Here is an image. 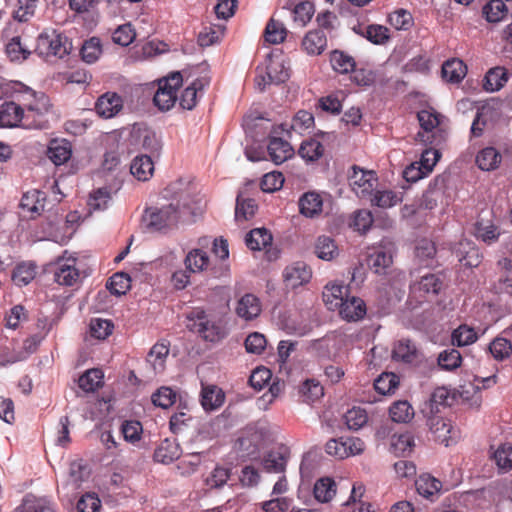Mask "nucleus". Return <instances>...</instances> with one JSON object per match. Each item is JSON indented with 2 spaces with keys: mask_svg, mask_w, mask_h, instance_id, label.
Wrapping results in <instances>:
<instances>
[{
  "mask_svg": "<svg viewBox=\"0 0 512 512\" xmlns=\"http://www.w3.org/2000/svg\"><path fill=\"white\" fill-rule=\"evenodd\" d=\"M2 128L43 129L49 111V98L19 81L2 82Z\"/></svg>",
  "mask_w": 512,
  "mask_h": 512,
  "instance_id": "f257e3e1",
  "label": "nucleus"
},
{
  "mask_svg": "<svg viewBox=\"0 0 512 512\" xmlns=\"http://www.w3.org/2000/svg\"><path fill=\"white\" fill-rule=\"evenodd\" d=\"M194 216L195 212L190 205V199L185 196L161 207L146 208L142 216V222L150 232L165 233L177 227L179 223L194 221Z\"/></svg>",
  "mask_w": 512,
  "mask_h": 512,
  "instance_id": "f03ea898",
  "label": "nucleus"
},
{
  "mask_svg": "<svg viewBox=\"0 0 512 512\" xmlns=\"http://www.w3.org/2000/svg\"><path fill=\"white\" fill-rule=\"evenodd\" d=\"M72 44L69 39L55 30L45 31L37 38L36 51L40 55L57 56L63 58L69 54Z\"/></svg>",
  "mask_w": 512,
  "mask_h": 512,
  "instance_id": "7ed1b4c3",
  "label": "nucleus"
},
{
  "mask_svg": "<svg viewBox=\"0 0 512 512\" xmlns=\"http://www.w3.org/2000/svg\"><path fill=\"white\" fill-rule=\"evenodd\" d=\"M182 82L183 78L180 72H173L159 80L158 89L153 98L154 104L162 111L170 110L176 103L177 90Z\"/></svg>",
  "mask_w": 512,
  "mask_h": 512,
  "instance_id": "20e7f679",
  "label": "nucleus"
},
{
  "mask_svg": "<svg viewBox=\"0 0 512 512\" xmlns=\"http://www.w3.org/2000/svg\"><path fill=\"white\" fill-rule=\"evenodd\" d=\"M189 319L194 320L190 330L196 332L203 340L218 342L224 338L223 328L215 321L209 320L204 310H196L191 313Z\"/></svg>",
  "mask_w": 512,
  "mask_h": 512,
  "instance_id": "39448f33",
  "label": "nucleus"
},
{
  "mask_svg": "<svg viewBox=\"0 0 512 512\" xmlns=\"http://www.w3.org/2000/svg\"><path fill=\"white\" fill-rule=\"evenodd\" d=\"M351 170L348 180L352 191L360 199H368L372 196L377 183L375 172L363 170L356 165L352 166Z\"/></svg>",
  "mask_w": 512,
  "mask_h": 512,
  "instance_id": "423d86ee",
  "label": "nucleus"
},
{
  "mask_svg": "<svg viewBox=\"0 0 512 512\" xmlns=\"http://www.w3.org/2000/svg\"><path fill=\"white\" fill-rule=\"evenodd\" d=\"M326 452L338 459L360 454L364 450V442L357 437H339L330 439L325 445Z\"/></svg>",
  "mask_w": 512,
  "mask_h": 512,
  "instance_id": "0eeeda50",
  "label": "nucleus"
},
{
  "mask_svg": "<svg viewBox=\"0 0 512 512\" xmlns=\"http://www.w3.org/2000/svg\"><path fill=\"white\" fill-rule=\"evenodd\" d=\"M77 259L75 257L64 255L59 257L55 263L54 279L64 286L74 285L80 277L78 268L76 267Z\"/></svg>",
  "mask_w": 512,
  "mask_h": 512,
  "instance_id": "6e6552de",
  "label": "nucleus"
},
{
  "mask_svg": "<svg viewBox=\"0 0 512 512\" xmlns=\"http://www.w3.org/2000/svg\"><path fill=\"white\" fill-rule=\"evenodd\" d=\"M417 118L419 121V124L421 128L424 130L425 133H433L430 136H427L426 139H424V135L421 133H418V136L421 137V140L433 144L435 141L431 138L435 137V134L438 132H442V123L444 121V116L435 111L432 108L429 109H422L417 113Z\"/></svg>",
  "mask_w": 512,
  "mask_h": 512,
  "instance_id": "1a4fd4ad",
  "label": "nucleus"
},
{
  "mask_svg": "<svg viewBox=\"0 0 512 512\" xmlns=\"http://www.w3.org/2000/svg\"><path fill=\"white\" fill-rule=\"evenodd\" d=\"M123 108V99L116 92L102 94L95 103L96 113L104 119L116 116Z\"/></svg>",
  "mask_w": 512,
  "mask_h": 512,
  "instance_id": "9d476101",
  "label": "nucleus"
},
{
  "mask_svg": "<svg viewBox=\"0 0 512 512\" xmlns=\"http://www.w3.org/2000/svg\"><path fill=\"white\" fill-rule=\"evenodd\" d=\"M339 314L347 321H358L366 315V304L361 298L347 297L340 303Z\"/></svg>",
  "mask_w": 512,
  "mask_h": 512,
  "instance_id": "9b49d317",
  "label": "nucleus"
},
{
  "mask_svg": "<svg viewBox=\"0 0 512 512\" xmlns=\"http://www.w3.org/2000/svg\"><path fill=\"white\" fill-rule=\"evenodd\" d=\"M270 159L275 164H281L294 155V149L288 141L282 138L270 136L267 146Z\"/></svg>",
  "mask_w": 512,
  "mask_h": 512,
  "instance_id": "f8f14e48",
  "label": "nucleus"
},
{
  "mask_svg": "<svg viewBox=\"0 0 512 512\" xmlns=\"http://www.w3.org/2000/svg\"><path fill=\"white\" fill-rule=\"evenodd\" d=\"M261 313V302L254 294L247 293L237 302L236 314L244 320H253Z\"/></svg>",
  "mask_w": 512,
  "mask_h": 512,
  "instance_id": "ddd939ff",
  "label": "nucleus"
},
{
  "mask_svg": "<svg viewBox=\"0 0 512 512\" xmlns=\"http://www.w3.org/2000/svg\"><path fill=\"white\" fill-rule=\"evenodd\" d=\"M355 33L365 37L368 41L376 45H384L390 39L389 29L379 24L363 26L358 24L353 28Z\"/></svg>",
  "mask_w": 512,
  "mask_h": 512,
  "instance_id": "4468645a",
  "label": "nucleus"
},
{
  "mask_svg": "<svg viewBox=\"0 0 512 512\" xmlns=\"http://www.w3.org/2000/svg\"><path fill=\"white\" fill-rule=\"evenodd\" d=\"M393 262V256L389 249L378 247L368 255L367 264L376 274H384Z\"/></svg>",
  "mask_w": 512,
  "mask_h": 512,
  "instance_id": "2eb2a0df",
  "label": "nucleus"
},
{
  "mask_svg": "<svg viewBox=\"0 0 512 512\" xmlns=\"http://www.w3.org/2000/svg\"><path fill=\"white\" fill-rule=\"evenodd\" d=\"M72 156L71 143L67 140H52L47 149V157L56 165L66 163Z\"/></svg>",
  "mask_w": 512,
  "mask_h": 512,
  "instance_id": "dca6fc26",
  "label": "nucleus"
},
{
  "mask_svg": "<svg viewBox=\"0 0 512 512\" xmlns=\"http://www.w3.org/2000/svg\"><path fill=\"white\" fill-rule=\"evenodd\" d=\"M327 46L326 34L321 29L309 31L302 40L303 49L311 55L321 54Z\"/></svg>",
  "mask_w": 512,
  "mask_h": 512,
  "instance_id": "f3484780",
  "label": "nucleus"
},
{
  "mask_svg": "<svg viewBox=\"0 0 512 512\" xmlns=\"http://www.w3.org/2000/svg\"><path fill=\"white\" fill-rule=\"evenodd\" d=\"M284 278L294 288L310 280L311 270L304 262H296L285 269Z\"/></svg>",
  "mask_w": 512,
  "mask_h": 512,
  "instance_id": "a211bd4d",
  "label": "nucleus"
},
{
  "mask_svg": "<svg viewBox=\"0 0 512 512\" xmlns=\"http://www.w3.org/2000/svg\"><path fill=\"white\" fill-rule=\"evenodd\" d=\"M180 447L170 439H164L154 451V460L159 463L169 464L180 457Z\"/></svg>",
  "mask_w": 512,
  "mask_h": 512,
  "instance_id": "6ab92c4d",
  "label": "nucleus"
},
{
  "mask_svg": "<svg viewBox=\"0 0 512 512\" xmlns=\"http://www.w3.org/2000/svg\"><path fill=\"white\" fill-rule=\"evenodd\" d=\"M441 73L447 82L459 83L466 76L467 67L462 60L452 58L443 63Z\"/></svg>",
  "mask_w": 512,
  "mask_h": 512,
  "instance_id": "aec40b11",
  "label": "nucleus"
},
{
  "mask_svg": "<svg viewBox=\"0 0 512 512\" xmlns=\"http://www.w3.org/2000/svg\"><path fill=\"white\" fill-rule=\"evenodd\" d=\"M323 200L316 192H307L299 200L301 214L306 217H314L322 212Z\"/></svg>",
  "mask_w": 512,
  "mask_h": 512,
  "instance_id": "412c9836",
  "label": "nucleus"
},
{
  "mask_svg": "<svg viewBox=\"0 0 512 512\" xmlns=\"http://www.w3.org/2000/svg\"><path fill=\"white\" fill-rule=\"evenodd\" d=\"M272 234L266 228H255L251 230L245 238L247 247L254 251H260L271 245Z\"/></svg>",
  "mask_w": 512,
  "mask_h": 512,
  "instance_id": "4be33fe9",
  "label": "nucleus"
},
{
  "mask_svg": "<svg viewBox=\"0 0 512 512\" xmlns=\"http://www.w3.org/2000/svg\"><path fill=\"white\" fill-rule=\"evenodd\" d=\"M130 171L138 180L147 181L153 175L154 163L147 155L137 156L131 163Z\"/></svg>",
  "mask_w": 512,
  "mask_h": 512,
  "instance_id": "5701e85b",
  "label": "nucleus"
},
{
  "mask_svg": "<svg viewBox=\"0 0 512 512\" xmlns=\"http://www.w3.org/2000/svg\"><path fill=\"white\" fill-rule=\"evenodd\" d=\"M287 34L288 30L284 23L272 17L266 24L263 37L269 44H280L286 39Z\"/></svg>",
  "mask_w": 512,
  "mask_h": 512,
  "instance_id": "b1692460",
  "label": "nucleus"
},
{
  "mask_svg": "<svg viewBox=\"0 0 512 512\" xmlns=\"http://www.w3.org/2000/svg\"><path fill=\"white\" fill-rule=\"evenodd\" d=\"M508 81V72L504 67L491 68L485 75L483 88L485 91L500 90Z\"/></svg>",
  "mask_w": 512,
  "mask_h": 512,
  "instance_id": "393cba45",
  "label": "nucleus"
},
{
  "mask_svg": "<svg viewBox=\"0 0 512 512\" xmlns=\"http://www.w3.org/2000/svg\"><path fill=\"white\" fill-rule=\"evenodd\" d=\"M314 252L318 258L325 261H331L338 256L339 249L334 239L323 235L317 238Z\"/></svg>",
  "mask_w": 512,
  "mask_h": 512,
  "instance_id": "a878e982",
  "label": "nucleus"
},
{
  "mask_svg": "<svg viewBox=\"0 0 512 512\" xmlns=\"http://www.w3.org/2000/svg\"><path fill=\"white\" fill-rule=\"evenodd\" d=\"M168 354V344L158 342L152 346L147 356V362L152 366L155 373H160L164 370Z\"/></svg>",
  "mask_w": 512,
  "mask_h": 512,
  "instance_id": "bb28decb",
  "label": "nucleus"
},
{
  "mask_svg": "<svg viewBox=\"0 0 512 512\" xmlns=\"http://www.w3.org/2000/svg\"><path fill=\"white\" fill-rule=\"evenodd\" d=\"M201 396V404L206 411L218 409L225 401L224 392L217 386L204 387Z\"/></svg>",
  "mask_w": 512,
  "mask_h": 512,
  "instance_id": "cd10ccee",
  "label": "nucleus"
},
{
  "mask_svg": "<svg viewBox=\"0 0 512 512\" xmlns=\"http://www.w3.org/2000/svg\"><path fill=\"white\" fill-rule=\"evenodd\" d=\"M418 357V349L411 340L401 339L393 348V358L405 363H412Z\"/></svg>",
  "mask_w": 512,
  "mask_h": 512,
  "instance_id": "c85d7f7f",
  "label": "nucleus"
},
{
  "mask_svg": "<svg viewBox=\"0 0 512 512\" xmlns=\"http://www.w3.org/2000/svg\"><path fill=\"white\" fill-rule=\"evenodd\" d=\"M501 159V154L494 147H486L477 154L476 163L481 170L491 171L499 166Z\"/></svg>",
  "mask_w": 512,
  "mask_h": 512,
  "instance_id": "c756f323",
  "label": "nucleus"
},
{
  "mask_svg": "<svg viewBox=\"0 0 512 512\" xmlns=\"http://www.w3.org/2000/svg\"><path fill=\"white\" fill-rule=\"evenodd\" d=\"M209 262L207 253L201 249H192L184 260L186 269L192 273L205 270L209 266Z\"/></svg>",
  "mask_w": 512,
  "mask_h": 512,
  "instance_id": "7c9ffc66",
  "label": "nucleus"
},
{
  "mask_svg": "<svg viewBox=\"0 0 512 512\" xmlns=\"http://www.w3.org/2000/svg\"><path fill=\"white\" fill-rule=\"evenodd\" d=\"M36 268L32 262H21L13 269L11 279L18 286L27 285L35 278Z\"/></svg>",
  "mask_w": 512,
  "mask_h": 512,
  "instance_id": "2f4dec72",
  "label": "nucleus"
},
{
  "mask_svg": "<svg viewBox=\"0 0 512 512\" xmlns=\"http://www.w3.org/2000/svg\"><path fill=\"white\" fill-rule=\"evenodd\" d=\"M103 377L102 370L89 369L79 377L78 385L85 392H94L103 385Z\"/></svg>",
  "mask_w": 512,
  "mask_h": 512,
  "instance_id": "473e14b6",
  "label": "nucleus"
},
{
  "mask_svg": "<svg viewBox=\"0 0 512 512\" xmlns=\"http://www.w3.org/2000/svg\"><path fill=\"white\" fill-rule=\"evenodd\" d=\"M330 62L332 68L340 74H347L352 72L356 66V62L352 56L339 50H334L331 52Z\"/></svg>",
  "mask_w": 512,
  "mask_h": 512,
  "instance_id": "72a5a7b5",
  "label": "nucleus"
},
{
  "mask_svg": "<svg viewBox=\"0 0 512 512\" xmlns=\"http://www.w3.org/2000/svg\"><path fill=\"white\" fill-rule=\"evenodd\" d=\"M415 485L417 492L425 498L434 496L442 487V483L429 474L420 475L416 480Z\"/></svg>",
  "mask_w": 512,
  "mask_h": 512,
  "instance_id": "f704fd0d",
  "label": "nucleus"
},
{
  "mask_svg": "<svg viewBox=\"0 0 512 512\" xmlns=\"http://www.w3.org/2000/svg\"><path fill=\"white\" fill-rule=\"evenodd\" d=\"M482 13L488 22L497 23L505 18L508 8L503 0H490L483 6Z\"/></svg>",
  "mask_w": 512,
  "mask_h": 512,
  "instance_id": "c9c22d12",
  "label": "nucleus"
},
{
  "mask_svg": "<svg viewBox=\"0 0 512 512\" xmlns=\"http://www.w3.org/2000/svg\"><path fill=\"white\" fill-rule=\"evenodd\" d=\"M494 110L491 107L483 106L478 109L471 125V134L474 137L482 136L484 129L489 126L493 119Z\"/></svg>",
  "mask_w": 512,
  "mask_h": 512,
  "instance_id": "e433bc0d",
  "label": "nucleus"
},
{
  "mask_svg": "<svg viewBox=\"0 0 512 512\" xmlns=\"http://www.w3.org/2000/svg\"><path fill=\"white\" fill-rule=\"evenodd\" d=\"M347 293V288L342 284L332 283L325 286L323 291V301L329 305L330 309L333 307H340V303L344 301V296Z\"/></svg>",
  "mask_w": 512,
  "mask_h": 512,
  "instance_id": "4c0bfd02",
  "label": "nucleus"
},
{
  "mask_svg": "<svg viewBox=\"0 0 512 512\" xmlns=\"http://www.w3.org/2000/svg\"><path fill=\"white\" fill-rule=\"evenodd\" d=\"M436 254L435 244L428 239H421L415 247V256L419 263L423 266L429 267L434 261Z\"/></svg>",
  "mask_w": 512,
  "mask_h": 512,
  "instance_id": "58836bf2",
  "label": "nucleus"
},
{
  "mask_svg": "<svg viewBox=\"0 0 512 512\" xmlns=\"http://www.w3.org/2000/svg\"><path fill=\"white\" fill-rule=\"evenodd\" d=\"M398 386L399 377L392 372L382 373L374 381V388L381 395L393 394Z\"/></svg>",
  "mask_w": 512,
  "mask_h": 512,
  "instance_id": "ea45409f",
  "label": "nucleus"
},
{
  "mask_svg": "<svg viewBox=\"0 0 512 512\" xmlns=\"http://www.w3.org/2000/svg\"><path fill=\"white\" fill-rule=\"evenodd\" d=\"M314 12L315 8L312 2L301 1L292 9L293 21L297 26L303 28L310 22Z\"/></svg>",
  "mask_w": 512,
  "mask_h": 512,
  "instance_id": "a19ab883",
  "label": "nucleus"
},
{
  "mask_svg": "<svg viewBox=\"0 0 512 512\" xmlns=\"http://www.w3.org/2000/svg\"><path fill=\"white\" fill-rule=\"evenodd\" d=\"M478 339V335L474 328L462 324L452 332L451 341L453 345L458 347L473 344Z\"/></svg>",
  "mask_w": 512,
  "mask_h": 512,
  "instance_id": "79ce46f5",
  "label": "nucleus"
},
{
  "mask_svg": "<svg viewBox=\"0 0 512 512\" xmlns=\"http://www.w3.org/2000/svg\"><path fill=\"white\" fill-rule=\"evenodd\" d=\"M106 287L111 294L124 295L131 287V278L127 273L117 272L109 278Z\"/></svg>",
  "mask_w": 512,
  "mask_h": 512,
  "instance_id": "37998d69",
  "label": "nucleus"
},
{
  "mask_svg": "<svg viewBox=\"0 0 512 512\" xmlns=\"http://www.w3.org/2000/svg\"><path fill=\"white\" fill-rule=\"evenodd\" d=\"M389 415L394 422L407 423L413 418L414 409L408 401H397L391 405Z\"/></svg>",
  "mask_w": 512,
  "mask_h": 512,
  "instance_id": "c03bdc74",
  "label": "nucleus"
},
{
  "mask_svg": "<svg viewBox=\"0 0 512 512\" xmlns=\"http://www.w3.org/2000/svg\"><path fill=\"white\" fill-rule=\"evenodd\" d=\"M5 53L11 62L20 63L29 57L31 51L21 43L20 37H14L6 45Z\"/></svg>",
  "mask_w": 512,
  "mask_h": 512,
  "instance_id": "a18cd8bd",
  "label": "nucleus"
},
{
  "mask_svg": "<svg viewBox=\"0 0 512 512\" xmlns=\"http://www.w3.org/2000/svg\"><path fill=\"white\" fill-rule=\"evenodd\" d=\"M314 496L320 502H329L336 493V483L331 478H321L314 485Z\"/></svg>",
  "mask_w": 512,
  "mask_h": 512,
  "instance_id": "49530a36",
  "label": "nucleus"
},
{
  "mask_svg": "<svg viewBox=\"0 0 512 512\" xmlns=\"http://www.w3.org/2000/svg\"><path fill=\"white\" fill-rule=\"evenodd\" d=\"M371 204L380 208H390L401 201V198L392 190H376L368 197Z\"/></svg>",
  "mask_w": 512,
  "mask_h": 512,
  "instance_id": "de8ad7c7",
  "label": "nucleus"
},
{
  "mask_svg": "<svg viewBox=\"0 0 512 512\" xmlns=\"http://www.w3.org/2000/svg\"><path fill=\"white\" fill-rule=\"evenodd\" d=\"M324 146L316 139H308L302 142L298 154L306 161H316L322 157Z\"/></svg>",
  "mask_w": 512,
  "mask_h": 512,
  "instance_id": "09e8293b",
  "label": "nucleus"
},
{
  "mask_svg": "<svg viewBox=\"0 0 512 512\" xmlns=\"http://www.w3.org/2000/svg\"><path fill=\"white\" fill-rule=\"evenodd\" d=\"M492 357L497 361H503L512 353V343L503 337H496L488 346Z\"/></svg>",
  "mask_w": 512,
  "mask_h": 512,
  "instance_id": "8fccbe9b",
  "label": "nucleus"
},
{
  "mask_svg": "<svg viewBox=\"0 0 512 512\" xmlns=\"http://www.w3.org/2000/svg\"><path fill=\"white\" fill-rule=\"evenodd\" d=\"M475 235L487 244L496 242L500 236L499 228L493 223H484L479 220L475 224Z\"/></svg>",
  "mask_w": 512,
  "mask_h": 512,
  "instance_id": "3c124183",
  "label": "nucleus"
},
{
  "mask_svg": "<svg viewBox=\"0 0 512 512\" xmlns=\"http://www.w3.org/2000/svg\"><path fill=\"white\" fill-rule=\"evenodd\" d=\"M224 35V27L220 25L204 26L199 32L198 43L202 47H207L218 42Z\"/></svg>",
  "mask_w": 512,
  "mask_h": 512,
  "instance_id": "603ef678",
  "label": "nucleus"
},
{
  "mask_svg": "<svg viewBox=\"0 0 512 512\" xmlns=\"http://www.w3.org/2000/svg\"><path fill=\"white\" fill-rule=\"evenodd\" d=\"M462 363V356L460 352L455 349H446L438 356V365L445 370L452 371L460 367Z\"/></svg>",
  "mask_w": 512,
  "mask_h": 512,
  "instance_id": "864d4df0",
  "label": "nucleus"
},
{
  "mask_svg": "<svg viewBox=\"0 0 512 512\" xmlns=\"http://www.w3.org/2000/svg\"><path fill=\"white\" fill-rule=\"evenodd\" d=\"M257 210V205L253 199H243L241 195L237 196L235 207V219L249 220Z\"/></svg>",
  "mask_w": 512,
  "mask_h": 512,
  "instance_id": "5fc2aeb1",
  "label": "nucleus"
},
{
  "mask_svg": "<svg viewBox=\"0 0 512 512\" xmlns=\"http://www.w3.org/2000/svg\"><path fill=\"white\" fill-rule=\"evenodd\" d=\"M441 286L442 282L436 275L427 274L422 276L418 283L414 284L413 289L424 294H437Z\"/></svg>",
  "mask_w": 512,
  "mask_h": 512,
  "instance_id": "6e6d98bb",
  "label": "nucleus"
},
{
  "mask_svg": "<svg viewBox=\"0 0 512 512\" xmlns=\"http://www.w3.org/2000/svg\"><path fill=\"white\" fill-rule=\"evenodd\" d=\"M492 458L498 468L503 470L512 469V445H499L498 448L493 452Z\"/></svg>",
  "mask_w": 512,
  "mask_h": 512,
  "instance_id": "4d7b16f0",
  "label": "nucleus"
},
{
  "mask_svg": "<svg viewBox=\"0 0 512 512\" xmlns=\"http://www.w3.org/2000/svg\"><path fill=\"white\" fill-rule=\"evenodd\" d=\"M373 222L372 213L369 210L360 209L354 212L350 226L360 233H366L371 228Z\"/></svg>",
  "mask_w": 512,
  "mask_h": 512,
  "instance_id": "13d9d810",
  "label": "nucleus"
},
{
  "mask_svg": "<svg viewBox=\"0 0 512 512\" xmlns=\"http://www.w3.org/2000/svg\"><path fill=\"white\" fill-rule=\"evenodd\" d=\"M151 400L155 406L167 409L175 403L176 392L170 387L163 386L152 394Z\"/></svg>",
  "mask_w": 512,
  "mask_h": 512,
  "instance_id": "bf43d9fd",
  "label": "nucleus"
},
{
  "mask_svg": "<svg viewBox=\"0 0 512 512\" xmlns=\"http://www.w3.org/2000/svg\"><path fill=\"white\" fill-rule=\"evenodd\" d=\"M286 463V457L279 452H270L263 459L264 469L271 473L284 472Z\"/></svg>",
  "mask_w": 512,
  "mask_h": 512,
  "instance_id": "052dcab7",
  "label": "nucleus"
},
{
  "mask_svg": "<svg viewBox=\"0 0 512 512\" xmlns=\"http://www.w3.org/2000/svg\"><path fill=\"white\" fill-rule=\"evenodd\" d=\"M344 418L348 428L353 430L362 428L368 421L365 409L360 407H353L348 410Z\"/></svg>",
  "mask_w": 512,
  "mask_h": 512,
  "instance_id": "680f3d73",
  "label": "nucleus"
},
{
  "mask_svg": "<svg viewBox=\"0 0 512 512\" xmlns=\"http://www.w3.org/2000/svg\"><path fill=\"white\" fill-rule=\"evenodd\" d=\"M388 21L397 30H408L413 25V17L411 13L404 9H399L390 13Z\"/></svg>",
  "mask_w": 512,
  "mask_h": 512,
  "instance_id": "e2e57ef3",
  "label": "nucleus"
},
{
  "mask_svg": "<svg viewBox=\"0 0 512 512\" xmlns=\"http://www.w3.org/2000/svg\"><path fill=\"white\" fill-rule=\"evenodd\" d=\"M111 200L110 192L107 188H99L90 194L88 199V206L90 210L101 211L107 208Z\"/></svg>",
  "mask_w": 512,
  "mask_h": 512,
  "instance_id": "0e129e2a",
  "label": "nucleus"
},
{
  "mask_svg": "<svg viewBox=\"0 0 512 512\" xmlns=\"http://www.w3.org/2000/svg\"><path fill=\"white\" fill-rule=\"evenodd\" d=\"M284 180L281 172H269L262 177L260 188L263 192H274L282 188Z\"/></svg>",
  "mask_w": 512,
  "mask_h": 512,
  "instance_id": "69168bd1",
  "label": "nucleus"
},
{
  "mask_svg": "<svg viewBox=\"0 0 512 512\" xmlns=\"http://www.w3.org/2000/svg\"><path fill=\"white\" fill-rule=\"evenodd\" d=\"M502 266L503 272L499 279V289L503 293L512 295V260L504 258L498 262Z\"/></svg>",
  "mask_w": 512,
  "mask_h": 512,
  "instance_id": "338daca9",
  "label": "nucleus"
},
{
  "mask_svg": "<svg viewBox=\"0 0 512 512\" xmlns=\"http://www.w3.org/2000/svg\"><path fill=\"white\" fill-rule=\"evenodd\" d=\"M23 512H55L53 507L43 499L26 496L22 504Z\"/></svg>",
  "mask_w": 512,
  "mask_h": 512,
  "instance_id": "774afa93",
  "label": "nucleus"
}]
</instances>
